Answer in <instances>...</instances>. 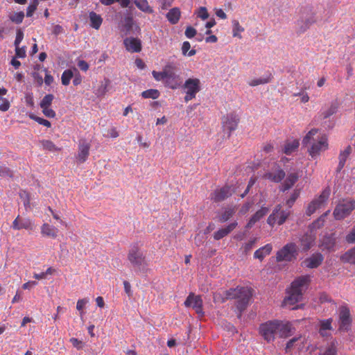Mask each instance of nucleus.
Wrapping results in <instances>:
<instances>
[{"instance_id": "c85d7f7f", "label": "nucleus", "mask_w": 355, "mask_h": 355, "mask_svg": "<svg viewBox=\"0 0 355 355\" xmlns=\"http://www.w3.org/2000/svg\"><path fill=\"white\" fill-rule=\"evenodd\" d=\"M89 19L90 21V26L93 28L98 30L103 22V18L101 16L96 14L95 12L92 11L89 13Z\"/></svg>"}, {"instance_id": "473e14b6", "label": "nucleus", "mask_w": 355, "mask_h": 355, "mask_svg": "<svg viewBox=\"0 0 355 355\" xmlns=\"http://www.w3.org/2000/svg\"><path fill=\"white\" fill-rule=\"evenodd\" d=\"M236 207L235 206H229L224 209L223 211L219 216L218 220L220 223H224L229 220L236 212Z\"/></svg>"}, {"instance_id": "a18cd8bd", "label": "nucleus", "mask_w": 355, "mask_h": 355, "mask_svg": "<svg viewBox=\"0 0 355 355\" xmlns=\"http://www.w3.org/2000/svg\"><path fill=\"white\" fill-rule=\"evenodd\" d=\"M73 76V73L71 69H67L64 71L62 74L61 80L64 85H68L70 83L71 79Z\"/></svg>"}, {"instance_id": "2eb2a0df", "label": "nucleus", "mask_w": 355, "mask_h": 355, "mask_svg": "<svg viewBox=\"0 0 355 355\" xmlns=\"http://www.w3.org/2000/svg\"><path fill=\"white\" fill-rule=\"evenodd\" d=\"M233 193L231 187L225 185L221 188L216 189L211 194V199L218 202L225 200Z\"/></svg>"}, {"instance_id": "a19ab883", "label": "nucleus", "mask_w": 355, "mask_h": 355, "mask_svg": "<svg viewBox=\"0 0 355 355\" xmlns=\"http://www.w3.org/2000/svg\"><path fill=\"white\" fill-rule=\"evenodd\" d=\"M159 92L155 89H147L141 93V96L144 98L157 99L159 96Z\"/></svg>"}, {"instance_id": "423d86ee", "label": "nucleus", "mask_w": 355, "mask_h": 355, "mask_svg": "<svg viewBox=\"0 0 355 355\" xmlns=\"http://www.w3.org/2000/svg\"><path fill=\"white\" fill-rule=\"evenodd\" d=\"M128 260L136 272H144L147 270L148 263L146 256L137 245H132L128 254Z\"/></svg>"}, {"instance_id": "a211bd4d", "label": "nucleus", "mask_w": 355, "mask_h": 355, "mask_svg": "<svg viewBox=\"0 0 355 355\" xmlns=\"http://www.w3.org/2000/svg\"><path fill=\"white\" fill-rule=\"evenodd\" d=\"M182 87L185 92L197 94L201 90V83L197 78H189L185 80Z\"/></svg>"}, {"instance_id": "39448f33", "label": "nucleus", "mask_w": 355, "mask_h": 355, "mask_svg": "<svg viewBox=\"0 0 355 355\" xmlns=\"http://www.w3.org/2000/svg\"><path fill=\"white\" fill-rule=\"evenodd\" d=\"M316 22V14L311 6H304L300 9V17L295 22V32L298 35L304 33Z\"/></svg>"}, {"instance_id": "8fccbe9b", "label": "nucleus", "mask_w": 355, "mask_h": 355, "mask_svg": "<svg viewBox=\"0 0 355 355\" xmlns=\"http://www.w3.org/2000/svg\"><path fill=\"white\" fill-rule=\"evenodd\" d=\"M166 65L163 68V70L162 71H153L152 72V75L156 80H157V81L162 80L164 83L165 78H166Z\"/></svg>"}, {"instance_id": "58836bf2", "label": "nucleus", "mask_w": 355, "mask_h": 355, "mask_svg": "<svg viewBox=\"0 0 355 355\" xmlns=\"http://www.w3.org/2000/svg\"><path fill=\"white\" fill-rule=\"evenodd\" d=\"M232 35L234 37H238L241 39L242 37L241 33L244 31V28H243L238 20L234 19L232 21Z\"/></svg>"}, {"instance_id": "338daca9", "label": "nucleus", "mask_w": 355, "mask_h": 355, "mask_svg": "<svg viewBox=\"0 0 355 355\" xmlns=\"http://www.w3.org/2000/svg\"><path fill=\"white\" fill-rule=\"evenodd\" d=\"M196 35V30L191 27V26H188L187 28H186V31H185V35L187 38H192L195 35Z\"/></svg>"}, {"instance_id": "c9c22d12", "label": "nucleus", "mask_w": 355, "mask_h": 355, "mask_svg": "<svg viewBox=\"0 0 355 355\" xmlns=\"http://www.w3.org/2000/svg\"><path fill=\"white\" fill-rule=\"evenodd\" d=\"M340 260L343 262L355 264V246L343 254L340 257Z\"/></svg>"}, {"instance_id": "72a5a7b5", "label": "nucleus", "mask_w": 355, "mask_h": 355, "mask_svg": "<svg viewBox=\"0 0 355 355\" xmlns=\"http://www.w3.org/2000/svg\"><path fill=\"white\" fill-rule=\"evenodd\" d=\"M135 6L142 12L148 14L153 12V9L150 6L148 0H134Z\"/></svg>"}, {"instance_id": "7ed1b4c3", "label": "nucleus", "mask_w": 355, "mask_h": 355, "mask_svg": "<svg viewBox=\"0 0 355 355\" xmlns=\"http://www.w3.org/2000/svg\"><path fill=\"white\" fill-rule=\"evenodd\" d=\"M303 145L311 144L309 149L310 155L313 158L318 155L320 152L324 151L328 148L327 139L324 135L318 134L317 129H312L304 137Z\"/></svg>"}, {"instance_id": "5701e85b", "label": "nucleus", "mask_w": 355, "mask_h": 355, "mask_svg": "<svg viewBox=\"0 0 355 355\" xmlns=\"http://www.w3.org/2000/svg\"><path fill=\"white\" fill-rule=\"evenodd\" d=\"M284 177L285 172L279 167L275 171L266 172L263 175V178L265 179L269 180L271 182L277 183L281 182L284 178Z\"/></svg>"}, {"instance_id": "0e129e2a", "label": "nucleus", "mask_w": 355, "mask_h": 355, "mask_svg": "<svg viewBox=\"0 0 355 355\" xmlns=\"http://www.w3.org/2000/svg\"><path fill=\"white\" fill-rule=\"evenodd\" d=\"M346 241L349 243H355V225L351 232L346 236Z\"/></svg>"}, {"instance_id": "aec40b11", "label": "nucleus", "mask_w": 355, "mask_h": 355, "mask_svg": "<svg viewBox=\"0 0 355 355\" xmlns=\"http://www.w3.org/2000/svg\"><path fill=\"white\" fill-rule=\"evenodd\" d=\"M12 227L17 230L21 229L32 230L33 224L29 218H22L18 216L13 221Z\"/></svg>"}, {"instance_id": "f704fd0d", "label": "nucleus", "mask_w": 355, "mask_h": 355, "mask_svg": "<svg viewBox=\"0 0 355 355\" xmlns=\"http://www.w3.org/2000/svg\"><path fill=\"white\" fill-rule=\"evenodd\" d=\"M166 17L169 22L175 24L178 22L180 17V10L178 8L171 9L166 15Z\"/></svg>"}, {"instance_id": "13d9d810", "label": "nucleus", "mask_w": 355, "mask_h": 355, "mask_svg": "<svg viewBox=\"0 0 355 355\" xmlns=\"http://www.w3.org/2000/svg\"><path fill=\"white\" fill-rule=\"evenodd\" d=\"M15 55L19 58H23L26 57V49L25 47H20L19 46H15Z\"/></svg>"}, {"instance_id": "2f4dec72", "label": "nucleus", "mask_w": 355, "mask_h": 355, "mask_svg": "<svg viewBox=\"0 0 355 355\" xmlns=\"http://www.w3.org/2000/svg\"><path fill=\"white\" fill-rule=\"evenodd\" d=\"M314 241L315 238L311 235L308 234L303 235L300 239V245L302 248V250L304 251H308L313 245Z\"/></svg>"}, {"instance_id": "f03ea898", "label": "nucleus", "mask_w": 355, "mask_h": 355, "mask_svg": "<svg viewBox=\"0 0 355 355\" xmlns=\"http://www.w3.org/2000/svg\"><path fill=\"white\" fill-rule=\"evenodd\" d=\"M224 294L225 297H222L219 293L215 294L214 296V301L219 302L220 300L223 302L228 299H236V308L240 311L241 315L249 304L250 300L252 296V291L248 287H236V288L226 291Z\"/></svg>"}, {"instance_id": "c03bdc74", "label": "nucleus", "mask_w": 355, "mask_h": 355, "mask_svg": "<svg viewBox=\"0 0 355 355\" xmlns=\"http://www.w3.org/2000/svg\"><path fill=\"white\" fill-rule=\"evenodd\" d=\"M42 146L44 149L49 151H60L61 148H58L50 140H42L41 141Z\"/></svg>"}, {"instance_id": "6e6d98bb", "label": "nucleus", "mask_w": 355, "mask_h": 355, "mask_svg": "<svg viewBox=\"0 0 355 355\" xmlns=\"http://www.w3.org/2000/svg\"><path fill=\"white\" fill-rule=\"evenodd\" d=\"M299 196H300V191L297 190V189L294 190V191L291 194V197L286 201V205L288 206L289 208H291L293 205L294 202H295L297 198L299 197Z\"/></svg>"}, {"instance_id": "f3484780", "label": "nucleus", "mask_w": 355, "mask_h": 355, "mask_svg": "<svg viewBox=\"0 0 355 355\" xmlns=\"http://www.w3.org/2000/svg\"><path fill=\"white\" fill-rule=\"evenodd\" d=\"M339 323L340 329L347 331L351 324L349 309L345 306H342L339 310Z\"/></svg>"}, {"instance_id": "4d7b16f0", "label": "nucleus", "mask_w": 355, "mask_h": 355, "mask_svg": "<svg viewBox=\"0 0 355 355\" xmlns=\"http://www.w3.org/2000/svg\"><path fill=\"white\" fill-rule=\"evenodd\" d=\"M37 6L38 1L34 0L33 3H31L27 8L26 16L28 17H31L33 15L34 12L36 10Z\"/></svg>"}, {"instance_id": "5fc2aeb1", "label": "nucleus", "mask_w": 355, "mask_h": 355, "mask_svg": "<svg viewBox=\"0 0 355 355\" xmlns=\"http://www.w3.org/2000/svg\"><path fill=\"white\" fill-rule=\"evenodd\" d=\"M196 14L198 17L202 19V20H205L209 17V13L205 7H200L196 11Z\"/></svg>"}, {"instance_id": "69168bd1", "label": "nucleus", "mask_w": 355, "mask_h": 355, "mask_svg": "<svg viewBox=\"0 0 355 355\" xmlns=\"http://www.w3.org/2000/svg\"><path fill=\"white\" fill-rule=\"evenodd\" d=\"M44 114L49 118H53L55 116V112L49 107H41Z\"/></svg>"}, {"instance_id": "bf43d9fd", "label": "nucleus", "mask_w": 355, "mask_h": 355, "mask_svg": "<svg viewBox=\"0 0 355 355\" xmlns=\"http://www.w3.org/2000/svg\"><path fill=\"white\" fill-rule=\"evenodd\" d=\"M44 71L45 72V77H44V82L45 83V84L46 85L49 86L53 83V82L54 80L53 77L49 73V71L47 69H46V68L44 69Z\"/></svg>"}, {"instance_id": "f257e3e1", "label": "nucleus", "mask_w": 355, "mask_h": 355, "mask_svg": "<svg viewBox=\"0 0 355 355\" xmlns=\"http://www.w3.org/2000/svg\"><path fill=\"white\" fill-rule=\"evenodd\" d=\"M259 334L268 343L273 341L276 336L288 338L292 334V324L289 322L270 320L260 325Z\"/></svg>"}, {"instance_id": "4be33fe9", "label": "nucleus", "mask_w": 355, "mask_h": 355, "mask_svg": "<svg viewBox=\"0 0 355 355\" xmlns=\"http://www.w3.org/2000/svg\"><path fill=\"white\" fill-rule=\"evenodd\" d=\"M126 49L130 52H139L141 44L139 40L134 37H127L123 41Z\"/></svg>"}, {"instance_id": "774afa93", "label": "nucleus", "mask_w": 355, "mask_h": 355, "mask_svg": "<svg viewBox=\"0 0 355 355\" xmlns=\"http://www.w3.org/2000/svg\"><path fill=\"white\" fill-rule=\"evenodd\" d=\"M70 343L73 345L74 347H76L78 349H81L83 348V342L81 340H79L78 339L76 338H71L69 340Z\"/></svg>"}, {"instance_id": "ddd939ff", "label": "nucleus", "mask_w": 355, "mask_h": 355, "mask_svg": "<svg viewBox=\"0 0 355 355\" xmlns=\"http://www.w3.org/2000/svg\"><path fill=\"white\" fill-rule=\"evenodd\" d=\"M329 191L324 190L317 198L313 200L309 205L306 214L308 216L312 215L317 209L321 208L329 198Z\"/></svg>"}, {"instance_id": "dca6fc26", "label": "nucleus", "mask_w": 355, "mask_h": 355, "mask_svg": "<svg viewBox=\"0 0 355 355\" xmlns=\"http://www.w3.org/2000/svg\"><path fill=\"white\" fill-rule=\"evenodd\" d=\"M91 145L86 140H80L78 143V151L76 155L78 163L83 164L86 162L89 155Z\"/></svg>"}, {"instance_id": "603ef678", "label": "nucleus", "mask_w": 355, "mask_h": 355, "mask_svg": "<svg viewBox=\"0 0 355 355\" xmlns=\"http://www.w3.org/2000/svg\"><path fill=\"white\" fill-rule=\"evenodd\" d=\"M0 176L3 178H12L13 172L5 165H0Z\"/></svg>"}, {"instance_id": "4468645a", "label": "nucleus", "mask_w": 355, "mask_h": 355, "mask_svg": "<svg viewBox=\"0 0 355 355\" xmlns=\"http://www.w3.org/2000/svg\"><path fill=\"white\" fill-rule=\"evenodd\" d=\"M336 241L337 237L334 233L327 234L322 239L320 247L323 251L335 252L336 250Z\"/></svg>"}, {"instance_id": "0eeeda50", "label": "nucleus", "mask_w": 355, "mask_h": 355, "mask_svg": "<svg viewBox=\"0 0 355 355\" xmlns=\"http://www.w3.org/2000/svg\"><path fill=\"white\" fill-rule=\"evenodd\" d=\"M298 256V247L294 243H288L277 251L276 259L278 262L295 261Z\"/></svg>"}, {"instance_id": "9d476101", "label": "nucleus", "mask_w": 355, "mask_h": 355, "mask_svg": "<svg viewBox=\"0 0 355 355\" xmlns=\"http://www.w3.org/2000/svg\"><path fill=\"white\" fill-rule=\"evenodd\" d=\"M186 307H192L199 317L204 316L202 309L203 302L200 295H196L193 293H189L184 302Z\"/></svg>"}, {"instance_id": "79ce46f5", "label": "nucleus", "mask_w": 355, "mask_h": 355, "mask_svg": "<svg viewBox=\"0 0 355 355\" xmlns=\"http://www.w3.org/2000/svg\"><path fill=\"white\" fill-rule=\"evenodd\" d=\"M320 355H337L336 345L334 341L331 342L323 352H320Z\"/></svg>"}, {"instance_id": "7c9ffc66", "label": "nucleus", "mask_w": 355, "mask_h": 355, "mask_svg": "<svg viewBox=\"0 0 355 355\" xmlns=\"http://www.w3.org/2000/svg\"><path fill=\"white\" fill-rule=\"evenodd\" d=\"M272 250V246L271 244H266L262 248H260L257 250L255 251L254 254V257L255 259H258L260 261H262L266 255H268Z\"/></svg>"}, {"instance_id": "3c124183", "label": "nucleus", "mask_w": 355, "mask_h": 355, "mask_svg": "<svg viewBox=\"0 0 355 355\" xmlns=\"http://www.w3.org/2000/svg\"><path fill=\"white\" fill-rule=\"evenodd\" d=\"M54 96L53 94H46L41 101L40 105L41 107H50Z\"/></svg>"}, {"instance_id": "9b49d317", "label": "nucleus", "mask_w": 355, "mask_h": 355, "mask_svg": "<svg viewBox=\"0 0 355 355\" xmlns=\"http://www.w3.org/2000/svg\"><path fill=\"white\" fill-rule=\"evenodd\" d=\"M291 214L289 210H283L280 205H278L273 212L268 216L267 223L273 226L276 222L279 225H282L288 218Z\"/></svg>"}, {"instance_id": "f8f14e48", "label": "nucleus", "mask_w": 355, "mask_h": 355, "mask_svg": "<svg viewBox=\"0 0 355 355\" xmlns=\"http://www.w3.org/2000/svg\"><path fill=\"white\" fill-rule=\"evenodd\" d=\"M239 120V116L234 112H230L223 117V129L224 131H227L228 137H230L232 132L237 128Z\"/></svg>"}, {"instance_id": "b1692460", "label": "nucleus", "mask_w": 355, "mask_h": 355, "mask_svg": "<svg viewBox=\"0 0 355 355\" xmlns=\"http://www.w3.org/2000/svg\"><path fill=\"white\" fill-rule=\"evenodd\" d=\"M268 211L269 209L268 207H262L250 218L245 227L247 229H250L251 227H252V226L261 218H262L265 215H266L268 213Z\"/></svg>"}, {"instance_id": "4c0bfd02", "label": "nucleus", "mask_w": 355, "mask_h": 355, "mask_svg": "<svg viewBox=\"0 0 355 355\" xmlns=\"http://www.w3.org/2000/svg\"><path fill=\"white\" fill-rule=\"evenodd\" d=\"M329 211H327L326 213L323 214L320 217H319L317 220H314L310 226L311 230H316L318 229L321 228L325 222V219L327 216L328 215Z\"/></svg>"}, {"instance_id": "de8ad7c7", "label": "nucleus", "mask_w": 355, "mask_h": 355, "mask_svg": "<svg viewBox=\"0 0 355 355\" xmlns=\"http://www.w3.org/2000/svg\"><path fill=\"white\" fill-rule=\"evenodd\" d=\"M333 322L332 318L323 320L320 321V329L323 332L324 330L331 331L333 329L331 323Z\"/></svg>"}, {"instance_id": "680f3d73", "label": "nucleus", "mask_w": 355, "mask_h": 355, "mask_svg": "<svg viewBox=\"0 0 355 355\" xmlns=\"http://www.w3.org/2000/svg\"><path fill=\"white\" fill-rule=\"evenodd\" d=\"M32 76L38 86L42 85L44 80L42 75H40L38 72L35 71L32 73Z\"/></svg>"}, {"instance_id": "393cba45", "label": "nucleus", "mask_w": 355, "mask_h": 355, "mask_svg": "<svg viewBox=\"0 0 355 355\" xmlns=\"http://www.w3.org/2000/svg\"><path fill=\"white\" fill-rule=\"evenodd\" d=\"M339 107V103L337 101H332L329 105L322 110L320 112V116L322 117V119H326L332 116L333 114H336L338 111V109Z\"/></svg>"}, {"instance_id": "ea45409f", "label": "nucleus", "mask_w": 355, "mask_h": 355, "mask_svg": "<svg viewBox=\"0 0 355 355\" xmlns=\"http://www.w3.org/2000/svg\"><path fill=\"white\" fill-rule=\"evenodd\" d=\"M110 84V81L109 79L105 78L104 82H102L98 89L96 90V94L97 96L101 97L103 96L108 90V87Z\"/></svg>"}, {"instance_id": "864d4df0", "label": "nucleus", "mask_w": 355, "mask_h": 355, "mask_svg": "<svg viewBox=\"0 0 355 355\" xmlns=\"http://www.w3.org/2000/svg\"><path fill=\"white\" fill-rule=\"evenodd\" d=\"M89 300L87 298H83L78 300L76 304V309L80 311V315L82 318L84 313L83 309H85V305L88 303Z\"/></svg>"}, {"instance_id": "c756f323", "label": "nucleus", "mask_w": 355, "mask_h": 355, "mask_svg": "<svg viewBox=\"0 0 355 355\" xmlns=\"http://www.w3.org/2000/svg\"><path fill=\"white\" fill-rule=\"evenodd\" d=\"M351 153L352 148L350 146H347L344 150L340 151L338 157L339 163L337 167L338 171H340L344 167L346 160Z\"/></svg>"}, {"instance_id": "37998d69", "label": "nucleus", "mask_w": 355, "mask_h": 355, "mask_svg": "<svg viewBox=\"0 0 355 355\" xmlns=\"http://www.w3.org/2000/svg\"><path fill=\"white\" fill-rule=\"evenodd\" d=\"M9 19L13 23L19 24L23 21L24 18V13L22 11L11 13L9 15Z\"/></svg>"}, {"instance_id": "e433bc0d", "label": "nucleus", "mask_w": 355, "mask_h": 355, "mask_svg": "<svg viewBox=\"0 0 355 355\" xmlns=\"http://www.w3.org/2000/svg\"><path fill=\"white\" fill-rule=\"evenodd\" d=\"M272 74L269 73L266 77L255 78L248 82V85L251 87H254L259 85H263L268 83L272 80Z\"/></svg>"}, {"instance_id": "6e6552de", "label": "nucleus", "mask_w": 355, "mask_h": 355, "mask_svg": "<svg viewBox=\"0 0 355 355\" xmlns=\"http://www.w3.org/2000/svg\"><path fill=\"white\" fill-rule=\"evenodd\" d=\"M355 209V200H343L336 206L334 216L336 220H343L348 216Z\"/></svg>"}, {"instance_id": "49530a36", "label": "nucleus", "mask_w": 355, "mask_h": 355, "mask_svg": "<svg viewBox=\"0 0 355 355\" xmlns=\"http://www.w3.org/2000/svg\"><path fill=\"white\" fill-rule=\"evenodd\" d=\"M100 2L105 6H110L115 2H120L123 8L128 7L130 0H100Z\"/></svg>"}, {"instance_id": "bb28decb", "label": "nucleus", "mask_w": 355, "mask_h": 355, "mask_svg": "<svg viewBox=\"0 0 355 355\" xmlns=\"http://www.w3.org/2000/svg\"><path fill=\"white\" fill-rule=\"evenodd\" d=\"M300 142L298 139L287 140L284 144L283 152L286 155H291L299 148Z\"/></svg>"}, {"instance_id": "052dcab7", "label": "nucleus", "mask_w": 355, "mask_h": 355, "mask_svg": "<svg viewBox=\"0 0 355 355\" xmlns=\"http://www.w3.org/2000/svg\"><path fill=\"white\" fill-rule=\"evenodd\" d=\"M32 119H33L35 121H37L38 123L41 124V125H43L46 127H51V122L49 121L48 120L46 119H42L41 117H39V116H31Z\"/></svg>"}, {"instance_id": "20e7f679", "label": "nucleus", "mask_w": 355, "mask_h": 355, "mask_svg": "<svg viewBox=\"0 0 355 355\" xmlns=\"http://www.w3.org/2000/svg\"><path fill=\"white\" fill-rule=\"evenodd\" d=\"M310 278L309 276H302L296 279L291 284L288 295L284 299L285 305H294L302 297V292L306 287Z\"/></svg>"}, {"instance_id": "a878e982", "label": "nucleus", "mask_w": 355, "mask_h": 355, "mask_svg": "<svg viewBox=\"0 0 355 355\" xmlns=\"http://www.w3.org/2000/svg\"><path fill=\"white\" fill-rule=\"evenodd\" d=\"M237 225L236 222H234L228 225L226 227L218 230L214 234V239L220 240L224 238L230 234L237 226Z\"/></svg>"}, {"instance_id": "6ab92c4d", "label": "nucleus", "mask_w": 355, "mask_h": 355, "mask_svg": "<svg viewBox=\"0 0 355 355\" xmlns=\"http://www.w3.org/2000/svg\"><path fill=\"white\" fill-rule=\"evenodd\" d=\"M59 230L55 226L47 223H44L41 226V234L43 236L55 239L58 236Z\"/></svg>"}, {"instance_id": "412c9836", "label": "nucleus", "mask_w": 355, "mask_h": 355, "mask_svg": "<svg viewBox=\"0 0 355 355\" xmlns=\"http://www.w3.org/2000/svg\"><path fill=\"white\" fill-rule=\"evenodd\" d=\"M324 259L323 256L320 253H315L310 257L306 258L304 261L306 267L309 268H315L318 267Z\"/></svg>"}, {"instance_id": "cd10ccee", "label": "nucleus", "mask_w": 355, "mask_h": 355, "mask_svg": "<svg viewBox=\"0 0 355 355\" xmlns=\"http://www.w3.org/2000/svg\"><path fill=\"white\" fill-rule=\"evenodd\" d=\"M298 175L296 173H291L288 175L284 180L282 190L286 191L291 189L298 180Z\"/></svg>"}, {"instance_id": "09e8293b", "label": "nucleus", "mask_w": 355, "mask_h": 355, "mask_svg": "<svg viewBox=\"0 0 355 355\" xmlns=\"http://www.w3.org/2000/svg\"><path fill=\"white\" fill-rule=\"evenodd\" d=\"M6 94L0 93V110L2 112H6L10 107L9 101L3 97Z\"/></svg>"}, {"instance_id": "1a4fd4ad", "label": "nucleus", "mask_w": 355, "mask_h": 355, "mask_svg": "<svg viewBox=\"0 0 355 355\" xmlns=\"http://www.w3.org/2000/svg\"><path fill=\"white\" fill-rule=\"evenodd\" d=\"M176 67L173 63L166 64V73L164 85L166 87L176 89L182 86V80L180 75L175 73Z\"/></svg>"}, {"instance_id": "e2e57ef3", "label": "nucleus", "mask_w": 355, "mask_h": 355, "mask_svg": "<svg viewBox=\"0 0 355 355\" xmlns=\"http://www.w3.org/2000/svg\"><path fill=\"white\" fill-rule=\"evenodd\" d=\"M23 38H24L23 31L20 29H18L17 31L16 38H15V43H14L15 46H19L20 43L23 40Z\"/></svg>"}]
</instances>
